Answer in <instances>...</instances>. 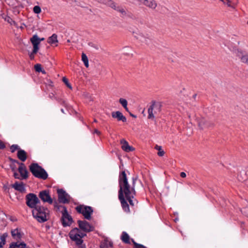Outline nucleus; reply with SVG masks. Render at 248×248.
<instances>
[{"label": "nucleus", "mask_w": 248, "mask_h": 248, "mask_svg": "<svg viewBox=\"0 0 248 248\" xmlns=\"http://www.w3.org/2000/svg\"><path fill=\"white\" fill-rule=\"evenodd\" d=\"M137 179V177L132 178V185L131 186L128 182L127 176L124 170L120 173L119 176L120 189L118 191V196H124V195L125 198L132 206L138 203V201L136 199L133 200L136 196V193L135 187Z\"/></svg>", "instance_id": "obj_1"}, {"label": "nucleus", "mask_w": 248, "mask_h": 248, "mask_svg": "<svg viewBox=\"0 0 248 248\" xmlns=\"http://www.w3.org/2000/svg\"><path fill=\"white\" fill-rule=\"evenodd\" d=\"M33 217L39 222H44L48 220L49 210L46 207L38 205L32 211Z\"/></svg>", "instance_id": "obj_2"}, {"label": "nucleus", "mask_w": 248, "mask_h": 248, "mask_svg": "<svg viewBox=\"0 0 248 248\" xmlns=\"http://www.w3.org/2000/svg\"><path fill=\"white\" fill-rule=\"evenodd\" d=\"M29 167L30 170L35 177L43 180H46L47 178L48 174L46 171L37 163H32Z\"/></svg>", "instance_id": "obj_3"}, {"label": "nucleus", "mask_w": 248, "mask_h": 248, "mask_svg": "<svg viewBox=\"0 0 248 248\" xmlns=\"http://www.w3.org/2000/svg\"><path fill=\"white\" fill-rule=\"evenodd\" d=\"M76 209L78 213L82 214L85 219L87 220L91 219V215L93 213V209L91 206L80 205L77 206Z\"/></svg>", "instance_id": "obj_4"}, {"label": "nucleus", "mask_w": 248, "mask_h": 248, "mask_svg": "<svg viewBox=\"0 0 248 248\" xmlns=\"http://www.w3.org/2000/svg\"><path fill=\"white\" fill-rule=\"evenodd\" d=\"M26 203L27 205L33 209H34L38 205L40 201L37 196L34 193L28 194L25 197Z\"/></svg>", "instance_id": "obj_5"}, {"label": "nucleus", "mask_w": 248, "mask_h": 248, "mask_svg": "<svg viewBox=\"0 0 248 248\" xmlns=\"http://www.w3.org/2000/svg\"><path fill=\"white\" fill-rule=\"evenodd\" d=\"M60 208H62V217L61 221L63 226L66 227L70 226L73 222L72 217L68 214L66 208L65 206H60L58 207V209H60Z\"/></svg>", "instance_id": "obj_6"}, {"label": "nucleus", "mask_w": 248, "mask_h": 248, "mask_svg": "<svg viewBox=\"0 0 248 248\" xmlns=\"http://www.w3.org/2000/svg\"><path fill=\"white\" fill-rule=\"evenodd\" d=\"M199 128L201 130L209 128L214 126V123L211 121L206 120L203 117L196 118Z\"/></svg>", "instance_id": "obj_7"}, {"label": "nucleus", "mask_w": 248, "mask_h": 248, "mask_svg": "<svg viewBox=\"0 0 248 248\" xmlns=\"http://www.w3.org/2000/svg\"><path fill=\"white\" fill-rule=\"evenodd\" d=\"M152 105L150 106L148 109L149 119H153L154 118V113H156L157 111L160 112L161 110V104L160 103H156L155 101L152 102Z\"/></svg>", "instance_id": "obj_8"}, {"label": "nucleus", "mask_w": 248, "mask_h": 248, "mask_svg": "<svg viewBox=\"0 0 248 248\" xmlns=\"http://www.w3.org/2000/svg\"><path fill=\"white\" fill-rule=\"evenodd\" d=\"M78 223L79 229L84 232H89L93 231L94 229V227L86 220H79L78 221Z\"/></svg>", "instance_id": "obj_9"}, {"label": "nucleus", "mask_w": 248, "mask_h": 248, "mask_svg": "<svg viewBox=\"0 0 248 248\" xmlns=\"http://www.w3.org/2000/svg\"><path fill=\"white\" fill-rule=\"evenodd\" d=\"M58 195V200L60 202L62 203H67L69 202V196L62 189H58L57 190Z\"/></svg>", "instance_id": "obj_10"}, {"label": "nucleus", "mask_w": 248, "mask_h": 248, "mask_svg": "<svg viewBox=\"0 0 248 248\" xmlns=\"http://www.w3.org/2000/svg\"><path fill=\"white\" fill-rule=\"evenodd\" d=\"M39 198L44 202H48L49 204L53 203V200L50 197L49 191L46 190L40 191L38 195Z\"/></svg>", "instance_id": "obj_11"}, {"label": "nucleus", "mask_w": 248, "mask_h": 248, "mask_svg": "<svg viewBox=\"0 0 248 248\" xmlns=\"http://www.w3.org/2000/svg\"><path fill=\"white\" fill-rule=\"evenodd\" d=\"M75 232H79V229L78 228H75L72 230L69 233L70 237L72 240L75 241L78 245H80L82 243L83 240L81 238L73 234Z\"/></svg>", "instance_id": "obj_12"}, {"label": "nucleus", "mask_w": 248, "mask_h": 248, "mask_svg": "<svg viewBox=\"0 0 248 248\" xmlns=\"http://www.w3.org/2000/svg\"><path fill=\"white\" fill-rule=\"evenodd\" d=\"M111 8L119 12L121 14L120 16L122 17L125 18V16L128 11L125 8L117 5L115 2H114Z\"/></svg>", "instance_id": "obj_13"}, {"label": "nucleus", "mask_w": 248, "mask_h": 248, "mask_svg": "<svg viewBox=\"0 0 248 248\" xmlns=\"http://www.w3.org/2000/svg\"><path fill=\"white\" fill-rule=\"evenodd\" d=\"M18 170L20 173L22 179H26L28 177V171L24 163H22L19 164Z\"/></svg>", "instance_id": "obj_14"}, {"label": "nucleus", "mask_w": 248, "mask_h": 248, "mask_svg": "<svg viewBox=\"0 0 248 248\" xmlns=\"http://www.w3.org/2000/svg\"><path fill=\"white\" fill-rule=\"evenodd\" d=\"M30 41L33 45V53H36L39 50L38 45L39 42L38 39V35L37 34L33 35V36L30 39Z\"/></svg>", "instance_id": "obj_15"}, {"label": "nucleus", "mask_w": 248, "mask_h": 248, "mask_svg": "<svg viewBox=\"0 0 248 248\" xmlns=\"http://www.w3.org/2000/svg\"><path fill=\"white\" fill-rule=\"evenodd\" d=\"M118 198L119 200L121 202V203L122 204V208L123 210L126 212H129L130 209H129V206L126 201L124 196H118Z\"/></svg>", "instance_id": "obj_16"}, {"label": "nucleus", "mask_w": 248, "mask_h": 248, "mask_svg": "<svg viewBox=\"0 0 248 248\" xmlns=\"http://www.w3.org/2000/svg\"><path fill=\"white\" fill-rule=\"evenodd\" d=\"M111 116L113 118L117 119L118 121H121L123 122L126 121V117L119 111L112 112L111 113Z\"/></svg>", "instance_id": "obj_17"}, {"label": "nucleus", "mask_w": 248, "mask_h": 248, "mask_svg": "<svg viewBox=\"0 0 248 248\" xmlns=\"http://www.w3.org/2000/svg\"><path fill=\"white\" fill-rule=\"evenodd\" d=\"M120 143L122 145V148L125 152H128L134 150V148L129 146L128 142L124 139L121 140Z\"/></svg>", "instance_id": "obj_18"}, {"label": "nucleus", "mask_w": 248, "mask_h": 248, "mask_svg": "<svg viewBox=\"0 0 248 248\" xmlns=\"http://www.w3.org/2000/svg\"><path fill=\"white\" fill-rule=\"evenodd\" d=\"M143 4L152 9H155L157 6V3L155 0H144Z\"/></svg>", "instance_id": "obj_19"}, {"label": "nucleus", "mask_w": 248, "mask_h": 248, "mask_svg": "<svg viewBox=\"0 0 248 248\" xmlns=\"http://www.w3.org/2000/svg\"><path fill=\"white\" fill-rule=\"evenodd\" d=\"M17 156L18 158L21 161H25L27 158V155L26 152L23 150L19 149L17 152Z\"/></svg>", "instance_id": "obj_20"}, {"label": "nucleus", "mask_w": 248, "mask_h": 248, "mask_svg": "<svg viewBox=\"0 0 248 248\" xmlns=\"http://www.w3.org/2000/svg\"><path fill=\"white\" fill-rule=\"evenodd\" d=\"M224 4H227V6L229 7H231L233 9H235L236 6L237 5L238 3V0H236V2H234L232 0H220Z\"/></svg>", "instance_id": "obj_21"}, {"label": "nucleus", "mask_w": 248, "mask_h": 248, "mask_svg": "<svg viewBox=\"0 0 248 248\" xmlns=\"http://www.w3.org/2000/svg\"><path fill=\"white\" fill-rule=\"evenodd\" d=\"M12 187L20 192H23L25 190L24 185L23 183L18 184L17 182H16L12 185Z\"/></svg>", "instance_id": "obj_22"}, {"label": "nucleus", "mask_w": 248, "mask_h": 248, "mask_svg": "<svg viewBox=\"0 0 248 248\" xmlns=\"http://www.w3.org/2000/svg\"><path fill=\"white\" fill-rule=\"evenodd\" d=\"M9 248H29L27 247L26 244L24 242L19 243L18 242L12 243Z\"/></svg>", "instance_id": "obj_23"}, {"label": "nucleus", "mask_w": 248, "mask_h": 248, "mask_svg": "<svg viewBox=\"0 0 248 248\" xmlns=\"http://www.w3.org/2000/svg\"><path fill=\"white\" fill-rule=\"evenodd\" d=\"M121 239L126 244H130V238L128 234L126 232H124L122 233V236H121Z\"/></svg>", "instance_id": "obj_24"}, {"label": "nucleus", "mask_w": 248, "mask_h": 248, "mask_svg": "<svg viewBox=\"0 0 248 248\" xmlns=\"http://www.w3.org/2000/svg\"><path fill=\"white\" fill-rule=\"evenodd\" d=\"M47 42L51 45L58 43L57 35L56 34H53L48 38Z\"/></svg>", "instance_id": "obj_25"}, {"label": "nucleus", "mask_w": 248, "mask_h": 248, "mask_svg": "<svg viewBox=\"0 0 248 248\" xmlns=\"http://www.w3.org/2000/svg\"><path fill=\"white\" fill-rule=\"evenodd\" d=\"M108 243H109L110 247L113 246V243L111 241H109L108 239H105L104 242L100 245V248H108Z\"/></svg>", "instance_id": "obj_26"}, {"label": "nucleus", "mask_w": 248, "mask_h": 248, "mask_svg": "<svg viewBox=\"0 0 248 248\" xmlns=\"http://www.w3.org/2000/svg\"><path fill=\"white\" fill-rule=\"evenodd\" d=\"M11 234L13 237L17 239H20L22 237L21 234L19 232L17 229H15L14 230L11 232Z\"/></svg>", "instance_id": "obj_27"}, {"label": "nucleus", "mask_w": 248, "mask_h": 248, "mask_svg": "<svg viewBox=\"0 0 248 248\" xmlns=\"http://www.w3.org/2000/svg\"><path fill=\"white\" fill-rule=\"evenodd\" d=\"M81 57H82V61L84 62L85 66L86 67H89V62H88V57H87L86 54H84V53H82Z\"/></svg>", "instance_id": "obj_28"}, {"label": "nucleus", "mask_w": 248, "mask_h": 248, "mask_svg": "<svg viewBox=\"0 0 248 248\" xmlns=\"http://www.w3.org/2000/svg\"><path fill=\"white\" fill-rule=\"evenodd\" d=\"M155 149L158 151L157 153L158 156H162L164 155L165 152L162 150L161 146L156 145Z\"/></svg>", "instance_id": "obj_29"}, {"label": "nucleus", "mask_w": 248, "mask_h": 248, "mask_svg": "<svg viewBox=\"0 0 248 248\" xmlns=\"http://www.w3.org/2000/svg\"><path fill=\"white\" fill-rule=\"evenodd\" d=\"M137 17V16H136L133 15L132 13L129 12L128 11L127 12L126 15L125 16V18H129L134 21L136 19Z\"/></svg>", "instance_id": "obj_30"}, {"label": "nucleus", "mask_w": 248, "mask_h": 248, "mask_svg": "<svg viewBox=\"0 0 248 248\" xmlns=\"http://www.w3.org/2000/svg\"><path fill=\"white\" fill-rule=\"evenodd\" d=\"M5 243V234L2 235H0V248H1Z\"/></svg>", "instance_id": "obj_31"}, {"label": "nucleus", "mask_w": 248, "mask_h": 248, "mask_svg": "<svg viewBox=\"0 0 248 248\" xmlns=\"http://www.w3.org/2000/svg\"><path fill=\"white\" fill-rule=\"evenodd\" d=\"M240 59L242 62L245 63L248 65V55H242Z\"/></svg>", "instance_id": "obj_32"}, {"label": "nucleus", "mask_w": 248, "mask_h": 248, "mask_svg": "<svg viewBox=\"0 0 248 248\" xmlns=\"http://www.w3.org/2000/svg\"><path fill=\"white\" fill-rule=\"evenodd\" d=\"M131 240L134 245L135 248H146V247L145 246H144L143 245L139 244L136 243V242H135V241L133 239H132Z\"/></svg>", "instance_id": "obj_33"}, {"label": "nucleus", "mask_w": 248, "mask_h": 248, "mask_svg": "<svg viewBox=\"0 0 248 248\" xmlns=\"http://www.w3.org/2000/svg\"><path fill=\"white\" fill-rule=\"evenodd\" d=\"M75 234L76 236L80 237L81 238L84 237L86 235V234L83 232H81V231L79 230V232H75V233L73 234Z\"/></svg>", "instance_id": "obj_34"}, {"label": "nucleus", "mask_w": 248, "mask_h": 248, "mask_svg": "<svg viewBox=\"0 0 248 248\" xmlns=\"http://www.w3.org/2000/svg\"><path fill=\"white\" fill-rule=\"evenodd\" d=\"M119 102L124 108H126V106L127 105V101L125 99L121 98L119 99Z\"/></svg>", "instance_id": "obj_35"}, {"label": "nucleus", "mask_w": 248, "mask_h": 248, "mask_svg": "<svg viewBox=\"0 0 248 248\" xmlns=\"http://www.w3.org/2000/svg\"><path fill=\"white\" fill-rule=\"evenodd\" d=\"M33 11L35 14H40L41 12V9L39 6H35L33 8Z\"/></svg>", "instance_id": "obj_36"}, {"label": "nucleus", "mask_w": 248, "mask_h": 248, "mask_svg": "<svg viewBox=\"0 0 248 248\" xmlns=\"http://www.w3.org/2000/svg\"><path fill=\"white\" fill-rule=\"evenodd\" d=\"M135 23L138 25H143L144 24V20L142 18L137 17L135 20Z\"/></svg>", "instance_id": "obj_37"}, {"label": "nucleus", "mask_w": 248, "mask_h": 248, "mask_svg": "<svg viewBox=\"0 0 248 248\" xmlns=\"http://www.w3.org/2000/svg\"><path fill=\"white\" fill-rule=\"evenodd\" d=\"M62 81L66 84V85L67 86V87L68 88H69V89H72V86L71 85H70V84L68 82V80L67 78H66L65 77H63L62 78Z\"/></svg>", "instance_id": "obj_38"}, {"label": "nucleus", "mask_w": 248, "mask_h": 248, "mask_svg": "<svg viewBox=\"0 0 248 248\" xmlns=\"http://www.w3.org/2000/svg\"><path fill=\"white\" fill-rule=\"evenodd\" d=\"M34 69L37 72H40L42 71V67L40 64H36L34 65Z\"/></svg>", "instance_id": "obj_39"}, {"label": "nucleus", "mask_w": 248, "mask_h": 248, "mask_svg": "<svg viewBox=\"0 0 248 248\" xmlns=\"http://www.w3.org/2000/svg\"><path fill=\"white\" fill-rule=\"evenodd\" d=\"M19 149V146L17 145L14 144L12 145L10 147L11 152L14 153L16 150Z\"/></svg>", "instance_id": "obj_40"}, {"label": "nucleus", "mask_w": 248, "mask_h": 248, "mask_svg": "<svg viewBox=\"0 0 248 248\" xmlns=\"http://www.w3.org/2000/svg\"><path fill=\"white\" fill-rule=\"evenodd\" d=\"M9 160L11 162V164H17L19 165V164L22 163L21 162H19L18 160L13 159L11 157H9Z\"/></svg>", "instance_id": "obj_41"}, {"label": "nucleus", "mask_w": 248, "mask_h": 248, "mask_svg": "<svg viewBox=\"0 0 248 248\" xmlns=\"http://www.w3.org/2000/svg\"><path fill=\"white\" fill-rule=\"evenodd\" d=\"M10 167L13 172L16 171L17 168H16V164H10Z\"/></svg>", "instance_id": "obj_42"}, {"label": "nucleus", "mask_w": 248, "mask_h": 248, "mask_svg": "<svg viewBox=\"0 0 248 248\" xmlns=\"http://www.w3.org/2000/svg\"><path fill=\"white\" fill-rule=\"evenodd\" d=\"M5 147L4 143L0 140V150L4 149Z\"/></svg>", "instance_id": "obj_43"}, {"label": "nucleus", "mask_w": 248, "mask_h": 248, "mask_svg": "<svg viewBox=\"0 0 248 248\" xmlns=\"http://www.w3.org/2000/svg\"><path fill=\"white\" fill-rule=\"evenodd\" d=\"M5 20L7 21V22H8L11 25L12 24V23H15V21H13V19L11 18L9 16H8L7 18H6Z\"/></svg>", "instance_id": "obj_44"}, {"label": "nucleus", "mask_w": 248, "mask_h": 248, "mask_svg": "<svg viewBox=\"0 0 248 248\" xmlns=\"http://www.w3.org/2000/svg\"><path fill=\"white\" fill-rule=\"evenodd\" d=\"M14 172V176L16 179H20L19 175L18 174V173L16 172V171H13Z\"/></svg>", "instance_id": "obj_45"}, {"label": "nucleus", "mask_w": 248, "mask_h": 248, "mask_svg": "<svg viewBox=\"0 0 248 248\" xmlns=\"http://www.w3.org/2000/svg\"><path fill=\"white\" fill-rule=\"evenodd\" d=\"M147 39H150V38L149 36H148L147 37H145V36H142V38L140 40L143 42H146L147 41Z\"/></svg>", "instance_id": "obj_46"}, {"label": "nucleus", "mask_w": 248, "mask_h": 248, "mask_svg": "<svg viewBox=\"0 0 248 248\" xmlns=\"http://www.w3.org/2000/svg\"><path fill=\"white\" fill-rule=\"evenodd\" d=\"M36 53H33V51H32L30 54L29 57L31 60H33L34 58V54Z\"/></svg>", "instance_id": "obj_47"}, {"label": "nucleus", "mask_w": 248, "mask_h": 248, "mask_svg": "<svg viewBox=\"0 0 248 248\" xmlns=\"http://www.w3.org/2000/svg\"><path fill=\"white\" fill-rule=\"evenodd\" d=\"M180 176L182 178H185L186 177V173L184 172H182L180 173Z\"/></svg>", "instance_id": "obj_48"}, {"label": "nucleus", "mask_w": 248, "mask_h": 248, "mask_svg": "<svg viewBox=\"0 0 248 248\" xmlns=\"http://www.w3.org/2000/svg\"><path fill=\"white\" fill-rule=\"evenodd\" d=\"M94 133H96L97 134V135H99L101 133L100 131H99L97 129H95L94 130Z\"/></svg>", "instance_id": "obj_49"}, {"label": "nucleus", "mask_w": 248, "mask_h": 248, "mask_svg": "<svg viewBox=\"0 0 248 248\" xmlns=\"http://www.w3.org/2000/svg\"><path fill=\"white\" fill-rule=\"evenodd\" d=\"M38 39L39 40V44L40 43L41 41H43L44 40V38H39L38 37Z\"/></svg>", "instance_id": "obj_50"}, {"label": "nucleus", "mask_w": 248, "mask_h": 248, "mask_svg": "<svg viewBox=\"0 0 248 248\" xmlns=\"http://www.w3.org/2000/svg\"><path fill=\"white\" fill-rule=\"evenodd\" d=\"M129 114H130V115L131 117H133V118H136V117H137V116H136V115H135L133 114L132 113H130V112H129Z\"/></svg>", "instance_id": "obj_51"}, {"label": "nucleus", "mask_w": 248, "mask_h": 248, "mask_svg": "<svg viewBox=\"0 0 248 248\" xmlns=\"http://www.w3.org/2000/svg\"><path fill=\"white\" fill-rule=\"evenodd\" d=\"M40 72H42L43 74H45L46 73V71L44 70H42V71Z\"/></svg>", "instance_id": "obj_52"}, {"label": "nucleus", "mask_w": 248, "mask_h": 248, "mask_svg": "<svg viewBox=\"0 0 248 248\" xmlns=\"http://www.w3.org/2000/svg\"><path fill=\"white\" fill-rule=\"evenodd\" d=\"M124 108L125 109V110L126 111H127V112H128V111H129V110H128V108H127V106H126V108Z\"/></svg>", "instance_id": "obj_53"}, {"label": "nucleus", "mask_w": 248, "mask_h": 248, "mask_svg": "<svg viewBox=\"0 0 248 248\" xmlns=\"http://www.w3.org/2000/svg\"><path fill=\"white\" fill-rule=\"evenodd\" d=\"M196 96H197V94H194V95H193V98H194V99H195V98H196Z\"/></svg>", "instance_id": "obj_54"}, {"label": "nucleus", "mask_w": 248, "mask_h": 248, "mask_svg": "<svg viewBox=\"0 0 248 248\" xmlns=\"http://www.w3.org/2000/svg\"><path fill=\"white\" fill-rule=\"evenodd\" d=\"M138 0L140 1V2H142V3L143 2V1H144V0Z\"/></svg>", "instance_id": "obj_55"}, {"label": "nucleus", "mask_w": 248, "mask_h": 248, "mask_svg": "<svg viewBox=\"0 0 248 248\" xmlns=\"http://www.w3.org/2000/svg\"><path fill=\"white\" fill-rule=\"evenodd\" d=\"M61 111H62V113H64V111L63 109L62 108V109H61Z\"/></svg>", "instance_id": "obj_56"}, {"label": "nucleus", "mask_w": 248, "mask_h": 248, "mask_svg": "<svg viewBox=\"0 0 248 248\" xmlns=\"http://www.w3.org/2000/svg\"><path fill=\"white\" fill-rule=\"evenodd\" d=\"M54 206H55V207H57V202H55V203Z\"/></svg>", "instance_id": "obj_57"}, {"label": "nucleus", "mask_w": 248, "mask_h": 248, "mask_svg": "<svg viewBox=\"0 0 248 248\" xmlns=\"http://www.w3.org/2000/svg\"><path fill=\"white\" fill-rule=\"evenodd\" d=\"M94 48H95V49H98V47H97V46H94Z\"/></svg>", "instance_id": "obj_58"}, {"label": "nucleus", "mask_w": 248, "mask_h": 248, "mask_svg": "<svg viewBox=\"0 0 248 248\" xmlns=\"http://www.w3.org/2000/svg\"><path fill=\"white\" fill-rule=\"evenodd\" d=\"M108 247H109V243H108Z\"/></svg>", "instance_id": "obj_59"}, {"label": "nucleus", "mask_w": 248, "mask_h": 248, "mask_svg": "<svg viewBox=\"0 0 248 248\" xmlns=\"http://www.w3.org/2000/svg\"><path fill=\"white\" fill-rule=\"evenodd\" d=\"M233 1H234V2H236V0H232Z\"/></svg>", "instance_id": "obj_60"}, {"label": "nucleus", "mask_w": 248, "mask_h": 248, "mask_svg": "<svg viewBox=\"0 0 248 248\" xmlns=\"http://www.w3.org/2000/svg\"><path fill=\"white\" fill-rule=\"evenodd\" d=\"M94 122H95V123H96V122H97L96 120V119H94Z\"/></svg>", "instance_id": "obj_61"}, {"label": "nucleus", "mask_w": 248, "mask_h": 248, "mask_svg": "<svg viewBox=\"0 0 248 248\" xmlns=\"http://www.w3.org/2000/svg\"><path fill=\"white\" fill-rule=\"evenodd\" d=\"M67 42H70V40H67Z\"/></svg>", "instance_id": "obj_62"}, {"label": "nucleus", "mask_w": 248, "mask_h": 248, "mask_svg": "<svg viewBox=\"0 0 248 248\" xmlns=\"http://www.w3.org/2000/svg\"><path fill=\"white\" fill-rule=\"evenodd\" d=\"M247 24H248V21L247 22Z\"/></svg>", "instance_id": "obj_63"}]
</instances>
